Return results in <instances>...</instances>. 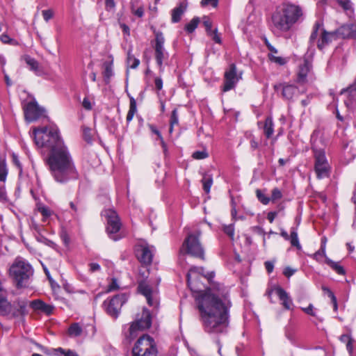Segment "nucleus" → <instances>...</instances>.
I'll use <instances>...</instances> for the list:
<instances>
[{"instance_id":"f257e3e1","label":"nucleus","mask_w":356,"mask_h":356,"mask_svg":"<svg viewBox=\"0 0 356 356\" xmlns=\"http://www.w3.org/2000/svg\"><path fill=\"white\" fill-rule=\"evenodd\" d=\"M33 135L38 147H46L49 150L47 163L56 181L63 184L78 179L79 173L73 159L56 127L35 128Z\"/></svg>"},{"instance_id":"f03ea898","label":"nucleus","mask_w":356,"mask_h":356,"mask_svg":"<svg viewBox=\"0 0 356 356\" xmlns=\"http://www.w3.org/2000/svg\"><path fill=\"white\" fill-rule=\"evenodd\" d=\"M33 135L38 147H46L49 150L47 163L56 181L63 184L78 179L79 173L73 159L56 127L35 128Z\"/></svg>"},{"instance_id":"7ed1b4c3","label":"nucleus","mask_w":356,"mask_h":356,"mask_svg":"<svg viewBox=\"0 0 356 356\" xmlns=\"http://www.w3.org/2000/svg\"><path fill=\"white\" fill-rule=\"evenodd\" d=\"M232 303L227 293L220 297L215 293H206L199 300L197 309L205 332L220 334L227 332L229 324Z\"/></svg>"},{"instance_id":"20e7f679","label":"nucleus","mask_w":356,"mask_h":356,"mask_svg":"<svg viewBox=\"0 0 356 356\" xmlns=\"http://www.w3.org/2000/svg\"><path fill=\"white\" fill-rule=\"evenodd\" d=\"M33 274V269L31 266L21 257L16 258L9 269V275L18 289L26 287Z\"/></svg>"},{"instance_id":"39448f33","label":"nucleus","mask_w":356,"mask_h":356,"mask_svg":"<svg viewBox=\"0 0 356 356\" xmlns=\"http://www.w3.org/2000/svg\"><path fill=\"white\" fill-rule=\"evenodd\" d=\"M152 316L149 311L143 308L142 314H138L135 321L130 325L124 326L123 332L125 338L131 341L139 334L140 332L144 331L151 327Z\"/></svg>"},{"instance_id":"423d86ee","label":"nucleus","mask_w":356,"mask_h":356,"mask_svg":"<svg viewBox=\"0 0 356 356\" xmlns=\"http://www.w3.org/2000/svg\"><path fill=\"white\" fill-rule=\"evenodd\" d=\"M268 26L270 30L276 35L289 32L293 26L280 6L272 13Z\"/></svg>"},{"instance_id":"0eeeda50","label":"nucleus","mask_w":356,"mask_h":356,"mask_svg":"<svg viewBox=\"0 0 356 356\" xmlns=\"http://www.w3.org/2000/svg\"><path fill=\"white\" fill-rule=\"evenodd\" d=\"M149 270L143 267L138 271V291L147 299L148 305L151 307H156L159 305L157 291L153 290L146 282V279L148 277Z\"/></svg>"},{"instance_id":"6e6552de","label":"nucleus","mask_w":356,"mask_h":356,"mask_svg":"<svg viewBox=\"0 0 356 356\" xmlns=\"http://www.w3.org/2000/svg\"><path fill=\"white\" fill-rule=\"evenodd\" d=\"M314 159V172L318 179L327 178L330 175L331 166L323 149L312 147Z\"/></svg>"},{"instance_id":"1a4fd4ad","label":"nucleus","mask_w":356,"mask_h":356,"mask_svg":"<svg viewBox=\"0 0 356 356\" xmlns=\"http://www.w3.org/2000/svg\"><path fill=\"white\" fill-rule=\"evenodd\" d=\"M133 356H156L157 350L153 338L143 334L136 341L132 349Z\"/></svg>"},{"instance_id":"9d476101","label":"nucleus","mask_w":356,"mask_h":356,"mask_svg":"<svg viewBox=\"0 0 356 356\" xmlns=\"http://www.w3.org/2000/svg\"><path fill=\"white\" fill-rule=\"evenodd\" d=\"M165 38L163 34L161 31L155 33L154 44L153 48L154 50V58L156 65L159 67L160 72H163L164 70L163 64L169 58V53L165 50L164 47Z\"/></svg>"},{"instance_id":"9b49d317","label":"nucleus","mask_w":356,"mask_h":356,"mask_svg":"<svg viewBox=\"0 0 356 356\" xmlns=\"http://www.w3.org/2000/svg\"><path fill=\"white\" fill-rule=\"evenodd\" d=\"M200 236L199 232L197 234H189L183 243L181 252L184 250L187 254L204 259V251L199 241Z\"/></svg>"},{"instance_id":"f8f14e48","label":"nucleus","mask_w":356,"mask_h":356,"mask_svg":"<svg viewBox=\"0 0 356 356\" xmlns=\"http://www.w3.org/2000/svg\"><path fill=\"white\" fill-rule=\"evenodd\" d=\"M280 7L293 26L304 19V10L300 5L291 1H284L280 5Z\"/></svg>"},{"instance_id":"ddd939ff","label":"nucleus","mask_w":356,"mask_h":356,"mask_svg":"<svg viewBox=\"0 0 356 356\" xmlns=\"http://www.w3.org/2000/svg\"><path fill=\"white\" fill-rule=\"evenodd\" d=\"M102 215L106 218V231L109 237L113 241H118L120 237L116 234L120 231L121 222L116 211L113 209H106L102 211Z\"/></svg>"},{"instance_id":"4468645a","label":"nucleus","mask_w":356,"mask_h":356,"mask_svg":"<svg viewBox=\"0 0 356 356\" xmlns=\"http://www.w3.org/2000/svg\"><path fill=\"white\" fill-rule=\"evenodd\" d=\"M127 298L125 293H121L115 296L109 300H105L104 305L106 306L107 314L116 318L120 312L122 306L127 301Z\"/></svg>"},{"instance_id":"2eb2a0df","label":"nucleus","mask_w":356,"mask_h":356,"mask_svg":"<svg viewBox=\"0 0 356 356\" xmlns=\"http://www.w3.org/2000/svg\"><path fill=\"white\" fill-rule=\"evenodd\" d=\"M155 248L145 241H141L136 247V255L139 261L144 265L151 264Z\"/></svg>"},{"instance_id":"dca6fc26","label":"nucleus","mask_w":356,"mask_h":356,"mask_svg":"<svg viewBox=\"0 0 356 356\" xmlns=\"http://www.w3.org/2000/svg\"><path fill=\"white\" fill-rule=\"evenodd\" d=\"M241 79V74H237L236 65L234 63L230 64L229 68L225 72L222 91L227 92L234 88Z\"/></svg>"},{"instance_id":"f3484780","label":"nucleus","mask_w":356,"mask_h":356,"mask_svg":"<svg viewBox=\"0 0 356 356\" xmlns=\"http://www.w3.org/2000/svg\"><path fill=\"white\" fill-rule=\"evenodd\" d=\"M44 110L40 107L35 102H31L27 104L24 109L25 119L29 122H33L38 120L43 115Z\"/></svg>"},{"instance_id":"a211bd4d","label":"nucleus","mask_w":356,"mask_h":356,"mask_svg":"<svg viewBox=\"0 0 356 356\" xmlns=\"http://www.w3.org/2000/svg\"><path fill=\"white\" fill-rule=\"evenodd\" d=\"M27 301L17 299L13 304L10 303V309L7 316L11 318L24 316L27 314Z\"/></svg>"},{"instance_id":"6ab92c4d","label":"nucleus","mask_w":356,"mask_h":356,"mask_svg":"<svg viewBox=\"0 0 356 356\" xmlns=\"http://www.w3.org/2000/svg\"><path fill=\"white\" fill-rule=\"evenodd\" d=\"M337 33L335 31L329 32L322 29L320 38L316 42L318 48L321 50L330 44L333 40H337Z\"/></svg>"},{"instance_id":"aec40b11","label":"nucleus","mask_w":356,"mask_h":356,"mask_svg":"<svg viewBox=\"0 0 356 356\" xmlns=\"http://www.w3.org/2000/svg\"><path fill=\"white\" fill-rule=\"evenodd\" d=\"M312 69V63L305 59L299 65L297 75V81L299 83H305L307 81V76Z\"/></svg>"},{"instance_id":"412c9836","label":"nucleus","mask_w":356,"mask_h":356,"mask_svg":"<svg viewBox=\"0 0 356 356\" xmlns=\"http://www.w3.org/2000/svg\"><path fill=\"white\" fill-rule=\"evenodd\" d=\"M275 90H282V97L286 99H291L297 92L298 88L291 84L278 83L274 86Z\"/></svg>"},{"instance_id":"4be33fe9","label":"nucleus","mask_w":356,"mask_h":356,"mask_svg":"<svg viewBox=\"0 0 356 356\" xmlns=\"http://www.w3.org/2000/svg\"><path fill=\"white\" fill-rule=\"evenodd\" d=\"M30 306L35 311H39L46 314L47 315H50L52 314L54 310V307L46 304L44 302L40 300H35L30 303Z\"/></svg>"},{"instance_id":"5701e85b","label":"nucleus","mask_w":356,"mask_h":356,"mask_svg":"<svg viewBox=\"0 0 356 356\" xmlns=\"http://www.w3.org/2000/svg\"><path fill=\"white\" fill-rule=\"evenodd\" d=\"M275 292L277 296L279 297L280 301L282 302V305L286 309H291L293 306V302L291 297L286 293V291L282 288L278 286L275 289Z\"/></svg>"},{"instance_id":"b1692460","label":"nucleus","mask_w":356,"mask_h":356,"mask_svg":"<svg viewBox=\"0 0 356 356\" xmlns=\"http://www.w3.org/2000/svg\"><path fill=\"white\" fill-rule=\"evenodd\" d=\"M22 59L29 67L30 70L33 71L35 75L40 76L42 74V72L40 67V64L35 58L29 55H24L22 56Z\"/></svg>"},{"instance_id":"393cba45","label":"nucleus","mask_w":356,"mask_h":356,"mask_svg":"<svg viewBox=\"0 0 356 356\" xmlns=\"http://www.w3.org/2000/svg\"><path fill=\"white\" fill-rule=\"evenodd\" d=\"M322 29H324L323 23L320 20L316 21L314 24L313 29L309 37V42L312 45L316 43V38L318 35L320 36Z\"/></svg>"},{"instance_id":"a878e982","label":"nucleus","mask_w":356,"mask_h":356,"mask_svg":"<svg viewBox=\"0 0 356 356\" xmlns=\"http://www.w3.org/2000/svg\"><path fill=\"white\" fill-rule=\"evenodd\" d=\"M263 129L264 135L267 138H270L274 133V123L271 116L266 118Z\"/></svg>"},{"instance_id":"bb28decb","label":"nucleus","mask_w":356,"mask_h":356,"mask_svg":"<svg viewBox=\"0 0 356 356\" xmlns=\"http://www.w3.org/2000/svg\"><path fill=\"white\" fill-rule=\"evenodd\" d=\"M104 71L102 72L104 79L106 83H108L110 82L111 78L113 75V62H105L103 64Z\"/></svg>"},{"instance_id":"cd10ccee","label":"nucleus","mask_w":356,"mask_h":356,"mask_svg":"<svg viewBox=\"0 0 356 356\" xmlns=\"http://www.w3.org/2000/svg\"><path fill=\"white\" fill-rule=\"evenodd\" d=\"M336 2L348 15L353 14L354 7L351 0H336Z\"/></svg>"},{"instance_id":"c85d7f7f","label":"nucleus","mask_w":356,"mask_h":356,"mask_svg":"<svg viewBox=\"0 0 356 356\" xmlns=\"http://www.w3.org/2000/svg\"><path fill=\"white\" fill-rule=\"evenodd\" d=\"M10 309V303L4 296H0V316H7Z\"/></svg>"},{"instance_id":"c756f323","label":"nucleus","mask_w":356,"mask_h":356,"mask_svg":"<svg viewBox=\"0 0 356 356\" xmlns=\"http://www.w3.org/2000/svg\"><path fill=\"white\" fill-rule=\"evenodd\" d=\"M350 24H344L339 27L335 32L337 33V36H341L343 38H352Z\"/></svg>"},{"instance_id":"7c9ffc66","label":"nucleus","mask_w":356,"mask_h":356,"mask_svg":"<svg viewBox=\"0 0 356 356\" xmlns=\"http://www.w3.org/2000/svg\"><path fill=\"white\" fill-rule=\"evenodd\" d=\"M184 13V8L182 5L175 8L172 10V22L177 23L181 20V16Z\"/></svg>"},{"instance_id":"2f4dec72","label":"nucleus","mask_w":356,"mask_h":356,"mask_svg":"<svg viewBox=\"0 0 356 356\" xmlns=\"http://www.w3.org/2000/svg\"><path fill=\"white\" fill-rule=\"evenodd\" d=\"M202 183L203 185V189L205 193H209L210 192L211 187L213 184L212 175L205 173L202 179Z\"/></svg>"},{"instance_id":"473e14b6","label":"nucleus","mask_w":356,"mask_h":356,"mask_svg":"<svg viewBox=\"0 0 356 356\" xmlns=\"http://www.w3.org/2000/svg\"><path fill=\"white\" fill-rule=\"evenodd\" d=\"M289 241L292 246L296 247L297 249H301V245L300 244L298 232L295 227L291 229V234L289 236Z\"/></svg>"},{"instance_id":"72a5a7b5","label":"nucleus","mask_w":356,"mask_h":356,"mask_svg":"<svg viewBox=\"0 0 356 356\" xmlns=\"http://www.w3.org/2000/svg\"><path fill=\"white\" fill-rule=\"evenodd\" d=\"M325 263L330 266L337 274L344 275L345 270L338 262L333 261L329 258H326Z\"/></svg>"},{"instance_id":"f704fd0d","label":"nucleus","mask_w":356,"mask_h":356,"mask_svg":"<svg viewBox=\"0 0 356 356\" xmlns=\"http://www.w3.org/2000/svg\"><path fill=\"white\" fill-rule=\"evenodd\" d=\"M136 111H137V108H136V100L134 99V97H131L130 98L129 109L128 113L127 115V118H126V120L127 122H130L132 120Z\"/></svg>"},{"instance_id":"c9c22d12","label":"nucleus","mask_w":356,"mask_h":356,"mask_svg":"<svg viewBox=\"0 0 356 356\" xmlns=\"http://www.w3.org/2000/svg\"><path fill=\"white\" fill-rule=\"evenodd\" d=\"M82 328L79 324L74 323L70 326L68 329V334L70 337H76L80 336L82 333Z\"/></svg>"},{"instance_id":"e433bc0d","label":"nucleus","mask_w":356,"mask_h":356,"mask_svg":"<svg viewBox=\"0 0 356 356\" xmlns=\"http://www.w3.org/2000/svg\"><path fill=\"white\" fill-rule=\"evenodd\" d=\"M149 129L151 130V131L158 136L159 139L160 140L161 145L162 146L163 152H164V153H166L167 145H166L160 131L156 129V127L154 125L149 124Z\"/></svg>"},{"instance_id":"4c0bfd02","label":"nucleus","mask_w":356,"mask_h":356,"mask_svg":"<svg viewBox=\"0 0 356 356\" xmlns=\"http://www.w3.org/2000/svg\"><path fill=\"white\" fill-rule=\"evenodd\" d=\"M322 290L323 291V292L325 293H326L328 296L329 298H330L331 302L333 305L334 309V311H337V308H338L337 301V298L335 297L333 292L329 288H327V286H322Z\"/></svg>"},{"instance_id":"58836bf2","label":"nucleus","mask_w":356,"mask_h":356,"mask_svg":"<svg viewBox=\"0 0 356 356\" xmlns=\"http://www.w3.org/2000/svg\"><path fill=\"white\" fill-rule=\"evenodd\" d=\"M200 22V19L198 17H194L191 19V21L186 24L185 30L189 33H193L195 29L197 27V25Z\"/></svg>"},{"instance_id":"ea45409f","label":"nucleus","mask_w":356,"mask_h":356,"mask_svg":"<svg viewBox=\"0 0 356 356\" xmlns=\"http://www.w3.org/2000/svg\"><path fill=\"white\" fill-rule=\"evenodd\" d=\"M127 64L133 69L136 68L140 64V60L131 54V51L127 53Z\"/></svg>"},{"instance_id":"a19ab883","label":"nucleus","mask_w":356,"mask_h":356,"mask_svg":"<svg viewBox=\"0 0 356 356\" xmlns=\"http://www.w3.org/2000/svg\"><path fill=\"white\" fill-rule=\"evenodd\" d=\"M179 123V117L177 113V110L175 108L172 111L170 122V129L169 132L171 134L173 131V127L175 125L178 124Z\"/></svg>"},{"instance_id":"79ce46f5","label":"nucleus","mask_w":356,"mask_h":356,"mask_svg":"<svg viewBox=\"0 0 356 356\" xmlns=\"http://www.w3.org/2000/svg\"><path fill=\"white\" fill-rule=\"evenodd\" d=\"M268 58L270 61H272L279 65H284L288 62V59L286 58L277 56L272 54H268Z\"/></svg>"},{"instance_id":"37998d69","label":"nucleus","mask_w":356,"mask_h":356,"mask_svg":"<svg viewBox=\"0 0 356 356\" xmlns=\"http://www.w3.org/2000/svg\"><path fill=\"white\" fill-rule=\"evenodd\" d=\"M323 257H325V259L327 258L326 257L325 244H323L321 249L313 254V258L318 262H321Z\"/></svg>"},{"instance_id":"c03bdc74","label":"nucleus","mask_w":356,"mask_h":356,"mask_svg":"<svg viewBox=\"0 0 356 356\" xmlns=\"http://www.w3.org/2000/svg\"><path fill=\"white\" fill-rule=\"evenodd\" d=\"M256 195L259 201L264 205H267L270 201V197H267L261 190L256 191Z\"/></svg>"},{"instance_id":"a18cd8bd","label":"nucleus","mask_w":356,"mask_h":356,"mask_svg":"<svg viewBox=\"0 0 356 356\" xmlns=\"http://www.w3.org/2000/svg\"><path fill=\"white\" fill-rule=\"evenodd\" d=\"M8 174L6 164L4 161L0 160V181H5Z\"/></svg>"},{"instance_id":"49530a36","label":"nucleus","mask_w":356,"mask_h":356,"mask_svg":"<svg viewBox=\"0 0 356 356\" xmlns=\"http://www.w3.org/2000/svg\"><path fill=\"white\" fill-rule=\"evenodd\" d=\"M209 156V154L206 149H203L201 151H195L193 153L192 157L194 159L200 160L204 159Z\"/></svg>"},{"instance_id":"de8ad7c7","label":"nucleus","mask_w":356,"mask_h":356,"mask_svg":"<svg viewBox=\"0 0 356 356\" xmlns=\"http://www.w3.org/2000/svg\"><path fill=\"white\" fill-rule=\"evenodd\" d=\"M55 351L60 353L61 356H79L75 351L69 349L65 350L62 348H58Z\"/></svg>"},{"instance_id":"09e8293b","label":"nucleus","mask_w":356,"mask_h":356,"mask_svg":"<svg viewBox=\"0 0 356 356\" xmlns=\"http://www.w3.org/2000/svg\"><path fill=\"white\" fill-rule=\"evenodd\" d=\"M282 197V193L279 188H275L272 190L271 197L270 198L271 201L275 202L278 200H280Z\"/></svg>"},{"instance_id":"8fccbe9b","label":"nucleus","mask_w":356,"mask_h":356,"mask_svg":"<svg viewBox=\"0 0 356 356\" xmlns=\"http://www.w3.org/2000/svg\"><path fill=\"white\" fill-rule=\"evenodd\" d=\"M223 231L232 239L234 238V225H224L223 226Z\"/></svg>"},{"instance_id":"3c124183","label":"nucleus","mask_w":356,"mask_h":356,"mask_svg":"<svg viewBox=\"0 0 356 356\" xmlns=\"http://www.w3.org/2000/svg\"><path fill=\"white\" fill-rule=\"evenodd\" d=\"M42 15L44 20L46 22H48L54 17V12L51 9L43 10L42 11Z\"/></svg>"},{"instance_id":"603ef678","label":"nucleus","mask_w":356,"mask_h":356,"mask_svg":"<svg viewBox=\"0 0 356 356\" xmlns=\"http://www.w3.org/2000/svg\"><path fill=\"white\" fill-rule=\"evenodd\" d=\"M301 309L308 315L316 316V314L314 312V307L312 304H309L307 307H302Z\"/></svg>"},{"instance_id":"864d4df0","label":"nucleus","mask_w":356,"mask_h":356,"mask_svg":"<svg viewBox=\"0 0 356 356\" xmlns=\"http://www.w3.org/2000/svg\"><path fill=\"white\" fill-rule=\"evenodd\" d=\"M350 97L352 99L356 102V81L348 89Z\"/></svg>"},{"instance_id":"5fc2aeb1","label":"nucleus","mask_w":356,"mask_h":356,"mask_svg":"<svg viewBox=\"0 0 356 356\" xmlns=\"http://www.w3.org/2000/svg\"><path fill=\"white\" fill-rule=\"evenodd\" d=\"M253 230L257 234H259V235L263 236V243H264V245H265L266 243V238H265L266 232L264 230V229L262 227H261L256 226V227H253Z\"/></svg>"},{"instance_id":"6e6d98bb","label":"nucleus","mask_w":356,"mask_h":356,"mask_svg":"<svg viewBox=\"0 0 356 356\" xmlns=\"http://www.w3.org/2000/svg\"><path fill=\"white\" fill-rule=\"evenodd\" d=\"M200 270L199 268H196V267H193V268H191L189 270V272L187 273V282H188V286H190L191 284V275L194 273H200Z\"/></svg>"},{"instance_id":"4d7b16f0","label":"nucleus","mask_w":356,"mask_h":356,"mask_svg":"<svg viewBox=\"0 0 356 356\" xmlns=\"http://www.w3.org/2000/svg\"><path fill=\"white\" fill-rule=\"evenodd\" d=\"M83 107L88 111H90L92 108V105L91 102L88 97H85L82 102Z\"/></svg>"},{"instance_id":"13d9d810","label":"nucleus","mask_w":356,"mask_h":356,"mask_svg":"<svg viewBox=\"0 0 356 356\" xmlns=\"http://www.w3.org/2000/svg\"><path fill=\"white\" fill-rule=\"evenodd\" d=\"M209 35L212 36V39L218 44H221V38L219 36L217 29L213 31L211 33H210Z\"/></svg>"},{"instance_id":"bf43d9fd","label":"nucleus","mask_w":356,"mask_h":356,"mask_svg":"<svg viewBox=\"0 0 356 356\" xmlns=\"http://www.w3.org/2000/svg\"><path fill=\"white\" fill-rule=\"evenodd\" d=\"M39 211L44 218H48L51 216V211L47 207H42L39 208Z\"/></svg>"},{"instance_id":"052dcab7","label":"nucleus","mask_w":356,"mask_h":356,"mask_svg":"<svg viewBox=\"0 0 356 356\" xmlns=\"http://www.w3.org/2000/svg\"><path fill=\"white\" fill-rule=\"evenodd\" d=\"M218 0H202L201 4L202 6L207 5H211L213 7H216L218 5Z\"/></svg>"},{"instance_id":"680f3d73","label":"nucleus","mask_w":356,"mask_h":356,"mask_svg":"<svg viewBox=\"0 0 356 356\" xmlns=\"http://www.w3.org/2000/svg\"><path fill=\"white\" fill-rule=\"evenodd\" d=\"M265 44L266 45L268 49L270 51L269 54L275 55L278 53L277 49H275L266 39L265 40Z\"/></svg>"},{"instance_id":"e2e57ef3","label":"nucleus","mask_w":356,"mask_h":356,"mask_svg":"<svg viewBox=\"0 0 356 356\" xmlns=\"http://www.w3.org/2000/svg\"><path fill=\"white\" fill-rule=\"evenodd\" d=\"M132 13L138 17H142L144 15V8L140 6L136 10H134L133 8H131Z\"/></svg>"},{"instance_id":"0e129e2a","label":"nucleus","mask_w":356,"mask_h":356,"mask_svg":"<svg viewBox=\"0 0 356 356\" xmlns=\"http://www.w3.org/2000/svg\"><path fill=\"white\" fill-rule=\"evenodd\" d=\"M118 288H119V286L117 283V280L113 278V279H112L111 283L108 285L107 290H108V291H112L118 289Z\"/></svg>"},{"instance_id":"69168bd1","label":"nucleus","mask_w":356,"mask_h":356,"mask_svg":"<svg viewBox=\"0 0 356 356\" xmlns=\"http://www.w3.org/2000/svg\"><path fill=\"white\" fill-rule=\"evenodd\" d=\"M105 6H106V9L107 10H111L112 9H114V8L115 6V3L114 0H106Z\"/></svg>"},{"instance_id":"338daca9","label":"nucleus","mask_w":356,"mask_h":356,"mask_svg":"<svg viewBox=\"0 0 356 356\" xmlns=\"http://www.w3.org/2000/svg\"><path fill=\"white\" fill-rule=\"evenodd\" d=\"M155 87L157 90H161L163 88V81L161 78L156 77L154 80Z\"/></svg>"},{"instance_id":"774afa93","label":"nucleus","mask_w":356,"mask_h":356,"mask_svg":"<svg viewBox=\"0 0 356 356\" xmlns=\"http://www.w3.org/2000/svg\"><path fill=\"white\" fill-rule=\"evenodd\" d=\"M203 24L206 28V31L207 32L208 34H209L210 33H211L213 31L211 29V27H212V23L210 20L209 19H207V20H204L203 22Z\"/></svg>"}]
</instances>
